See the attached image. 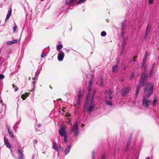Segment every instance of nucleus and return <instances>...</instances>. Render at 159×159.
<instances>
[{
  "mask_svg": "<svg viewBox=\"0 0 159 159\" xmlns=\"http://www.w3.org/2000/svg\"><path fill=\"white\" fill-rule=\"evenodd\" d=\"M10 17V16H9V15H7L6 17V18L5 19V21H7V20H8Z\"/></svg>",
  "mask_w": 159,
  "mask_h": 159,
  "instance_id": "obj_45",
  "label": "nucleus"
},
{
  "mask_svg": "<svg viewBox=\"0 0 159 159\" xmlns=\"http://www.w3.org/2000/svg\"><path fill=\"white\" fill-rule=\"evenodd\" d=\"M133 76H134L133 74H131L130 75V80H132V78L133 77Z\"/></svg>",
  "mask_w": 159,
  "mask_h": 159,
  "instance_id": "obj_46",
  "label": "nucleus"
},
{
  "mask_svg": "<svg viewBox=\"0 0 159 159\" xmlns=\"http://www.w3.org/2000/svg\"><path fill=\"white\" fill-rule=\"evenodd\" d=\"M17 42V40L14 39L11 41H8L7 42V45H10L14 43H16Z\"/></svg>",
  "mask_w": 159,
  "mask_h": 159,
  "instance_id": "obj_13",
  "label": "nucleus"
},
{
  "mask_svg": "<svg viewBox=\"0 0 159 159\" xmlns=\"http://www.w3.org/2000/svg\"><path fill=\"white\" fill-rule=\"evenodd\" d=\"M131 136H130L127 142V146H129L130 143L131 141Z\"/></svg>",
  "mask_w": 159,
  "mask_h": 159,
  "instance_id": "obj_24",
  "label": "nucleus"
},
{
  "mask_svg": "<svg viewBox=\"0 0 159 159\" xmlns=\"http://www.w3.org/2000/svg\"><path fill=\"white\" fill-rule=\"evenodd\" d=\"M12 86H13V88H14V87H16V86H15V85H14V84H12Z\"/></svg>",
  "mask_w": 159,
  "mask_h": 159,
  "instance_id": "obj_61",
  "label": "nucleus"
},
{
  "mask_svg": "<svg viewBox=\"0 0 159 159\" xmlns=\"http://www.w3.org/2000/svg\"><path fill=\"white\" fill-rule=\"evenodd\" d=\"M4 78V76L2 74H0V80Z\"/></svg>",
  "mask_w": 159,
  "mask_h": 159,
  "instance_id": "obj_37",
  "label": "nucleus"
},
{
  "mask_svg": "<svg viewBox=\"0 0 159 159\" xmlns=\"http://www.w3.org/2000/svg\"><path fill=\"white\" fill-rule=\"evenodd\" d=\"M148 35V34H145V35L144 37V39H145L147 38Z\"/></svg>",
  "mask_w": 159,
  "mask_h": 159,
  "instance_id": "obj_57",
  "label": "nucleus"
},
{
  "mask_svg": "<svg viewBox=\"0 0 159 159\" xmlns=\"http://www.w3.org/2000/svg\"><path fill=\"white\" fill-rule=\"evenodd\" d=\"M157 103V100L155 98H154L153 101V103L154 105H155Z\"/></svg>",
  "mask_w": 159,
  "mask_h": 159,
  "instance_id": "obj_30",
  "label": "nucleus"
},
{
  "mask_svg": "<svg viewBox=\"0 0 159 159\" xmlns=\"http://www.w3.org/2000/svg\"><path fill=\"white\" fill-rule=\"evenodd\" d=\"M7 131L9 135L12 138H14V136L13 135V134L12 131H10V127L8 126H7Z\"/></svg>",
  "mask_w": 159,
  "mask_h": 159,
  "instance_id": "obj_11",
  "label": "nucleus"
},
{
  "mask_svg": "<svg viewBox=\"0 0 159 159\" xmlns=\"http://www.w3.org/2000/svg\"><path fill=\"white\" fill-rule=\"evenodd\" d=\"M126 66H124L123 67V70H125V69H126Z\"/></svg>",
  "mask_w": 159,
  "mask_h": 159,
  "instance_id": "obj_60",
  "label": "nucleus"
},
{
  "mask_svg": "<svg viewBox=\"0 0 159 159\" xmlns=\"http://www.w3.org/2000/svg\"><path fill=\"white\" fill-rule=\"evenodd\" d=\"M66 109V108L64 107H63L62 108V111H63L64 112H65V109Z\"/></svg>",
  "mask_w": 159,
  "mask_h": 159,
  "instance_id": "obj_56",
  "label": "nucleus"
},
{
  "mask_svg": "<svg viewBox=\"0 0 159 159\" xmlns=\"http://www.w3.org/2000/svg\"><path fill=\"white\" fill-rule=\"evenodd\" d=\"M11 9H10V10H9L7 15H9V16H11Z\"/></svg>",
  "mask_w": 159,
  "mask_h": 159,
  "instance_id": "obj_29",
  "label": "nucleus"
},
{
  "mask_svg": "<svg viewBox=\"0 0 159 159\" xmlns=\"http://www.w3.org/2000/svg\"><path fill=\"white\" fill-rule=\"evenodd\" d=\"M17 28V26H16V24H15V25L14 26V27H13V31L14 32V33L15 32Z\"/></svg>",
  "mask_w": 159,
  "mask_h": 159,
  "instance_id": "obj_31",
  "label": "nucleus"
},
{
  "mask_svg": "<svg viewBox=\"0 0 159 159\" xmlns=\"http://www.w3.org/2000/svg\"><path fill=\"white\" fill-rule=\"evenodd\" d=\"M124 34V30H121V35L123 36Z\"/></svg>",
  "mask_w": 159,
  "mask_h": 159,
  "instance_id": "obj_50",
  "label": "nucleus"
},
{
  "mask_svg": "<svg viewBox=\"0 0 159 159\" xmlns=\"http://www.w3.org/2000/svg\"><path fill=\"white\" fill-rule=\"evenodd\" d=\"M71 147V146L70 145H69L66 148L65 150V152L66 153L65 155H67L68 153H69Z\"/></svg>",
  "mask_w": 159,
  "mask_h": 159,
  "instance_id": "obj_14",
  "label": "nucleus"
},
{
  "mask_svg": "<svg viewBox=\"0 0 159 159\" xmlns=\"http://www.w3.org/2000/svg\"><path fill=\"white\" fill-rule=\"evenodd\" d=\"M90 95H91V94L90 93H89L88 94V95H87L88 97H89L90 96Z\"/></svg>",
  "mask_w": 159,
  "mask_h": 159,
  "instance_id": "obj_58",
  "label": "nucleus"
},
{
  "mask_svg": "<svg viewBox=\"0 0 159 159\" xmlns=\"http://www.w3.org/2000/svg\"><path fill=\"white\" fill-rule=\"evenodd\" d=\"M5 144L8 148H10L11 147V145L10 143H8V142H7V143H5Z\"/></svg>",
  "mask_w": 159,
  "mask_h": 159,
  "instance_id": "obj_25",
  "label": "nucleus"
},
{
  "mask_svg": "<svg viewBox=\"0 0 159 159\" xmlns=\"http://www.w3.org/2000/svg\"><path fill=\"white\" fill-rule=\"evenodd\" d=\"M150 28L151 26H149V24L148 23L147 26L145 34H148Z\"/></svg>",
  "mask_w": 159,
  "mask_h": 159,
  "instance_id": "obj_17",
  "label": "nucleus"
},
{
  "mask_svg": "<svg viewBox=\"0 0 159 159\" xmlns=\"http://www.w3.org/2000/svg\"><path fill=\"white\" fill-rule=\"evenodd\" d=\"M17 152L19 156L24 155L22 152L21 151V150L20 149H18L17 151Z\"/></svg>",
  "mask_w": 159,
  "mask_h": 159,
  "instance_id": "obj_23",
  "label": "nucleus"
},
{
  "mask_svg": "<svg viewBox=\"0 0 159 159\" xmlns=\"http://www.w3.org/2000/svg\"><path fill=\"white\" fill-rule=\"evenodd\" d=\"M4 142H5V143H7L8 142L7 139L6 137L4 138Z\"/></svg>",
  "mask_w": 159,
  "mask_h": 159,
  "instance_id": "obj_39",
  "label": "nucleus"
},
{
  "mask_svg": "<svg viewBox=\"0 0 159 159\" xmlns=\"http://www.w3.org/2000/svg\"><path fill=\"white\" fill-rule=\"evenodd\" d=\"M85 103H86V105L88 103H87V99H86V98L85 99V102H84V104H85Z\"/></svg>",
  "mask_w": 159,
  "mask_h": 159,
  "instance_id": "obj_55",
  "label": "nucleus"
},
{
  "mask_svg": "<svg viewBox=\"0 0 159 159\" xmlns=\"http://www.w3.org/2000/svg\"><path fill=\"white\" fill-rule=\"evenodd\" d=\"M105 102L108 105L111 106L113 105L112 102L110 101V100H106L105 101Z\"/></svg>",
  "mask_w": 159,
  "mask_h": 159,
  "instance_id": "obj_19",
  "label": "nucleus"
},
{
  "mask_svg": "<svg viewBox=\"0 0 159 159\" xmlns=\"http://www.w3.org/2000/svg\"><path fill=\"white\" fill-rule=\"evenodd\" d=\"M125 22H123L121 23V30H125Z\"/></svg>",
  "mask_w": 159,
  "mask_h": 159,
  "instance_id": "obj_21",
  "label": "nucleus"
},
{
  "mask_svg": "<svg viewBox=\"0 0 159 159\" xmlns=\"http://www.w3.org/2000/svg\"><path fill=\"white\" fill-rule=\"evenodd\" d=\"M147 59V58L144 57V58L143 59V63H145Z\"/></svg>",
  "mask_w": 159,
  "mask_h": 159,
  "instance_id": "obj_41",
  "label": "nucleus"
},
{
  "mask_svg": "<svg viewBox=\"0 0 159 159\" xmlns=\"http://www.w3.org/2000/svg\"><path fill=\"white\" fill-rule=\"evenodd\" d=\"M154 64H153V65H152V66L151 69L150 70V71L149 73V75L151 76L152 75L154 70Z\"/></svg>",
  "mask_w": 159,
  "mask_h": 159,
  "instance_id": "obj_18",
  "label": "nucleus"
},
{
  "mask_svg": "<svg viewBox=\"0 0 159 159\" xmlns=\"http://www.w3.org/2000/svg\"><path fill=\"white\" fill-rule=\"evenodd\" d=\"M81 93V90L80 89L79 90V92L78 97L79 98H80V97Z\"/></svg>",
  "mask_w": 159,
  "mask_h": 159,
  "instance_id": "obj_44",
  "label": "nucleus"
},
{
  "mask_svg": "<svg viewBox=\"0 0 159 159\" xmlns=\"http://www.w3.org/2000/svg\"><path fill=\"white\" fill-rule=\"evenodd\" d=\"M74 0H67L66 3H68V4H69L70 3H71Z\"/></svg>",
  "mask_w": 159,
  "mask_h": 159,
  "instance_id": "obj_27",
  "label": "nucleus"
},
{
  "mask_svg": "<svg viewBox=\"0 0 159 159\" xmlns=\"http://www.w3.org/2000/svg\"><path fill=\"white\" fill-rule=\"evenodd\" d=\"M63 47V45H59L57 46V50L58 51H60V50Z\"/></svg>",
  "mask_w": 159,
  "mask_h": 159,
  "instance_id": "obj_20",
  "label": "nucleus"
},
{
  "mask_svg": "<svg viewBox=\"0 0 159 159\" xmlns=\"http://www.w3.org/2000/svg\"><path fill=\"white\" fill-rule=\"evenodd\" d=\"M138 93H139V91H137L136 90L135 96L136 98L137 97V96H138Z\"/></svg>",
  "mask_w": 159,
  "mask_h": 159,
  "instance_id": "obj_49",
  "label": "nucleus"
},
{
  "mask_svg": "<svg viewBox=\"0 0 159 159\" xmlns=\"http://www.w3.org/2000/svg\"><path fill=\"white\" fill-rule=\"evenodd\" d=\"M29 94L30 93L29 92H26L24 94H23L21 95V98L23 100H25L27 97L29 96Z\"/></svg>",
  "mask_w": 159,
  "mask_h": 159,
  "instance_id": "obj_12",
  "label": "nucleus"
},
{
  "mask_svg": "<svg viewBox=\"0 0 159 159\" xmlns=\"http://www.w3.org/2000/svg\"><path fill=\"white\" fill-rule=\"evenodd\" d=\"M150 101L143 96L142 102L143 105L146 107H148L150 104Z\"/></svg>",
  "mask_w": 159,
  "mask_h": 159,
  "instance_id": "obj_7",
  "label": "nucleus"
},
{
  "mask_svg": "<svg viewBox=\"0 0 159 159\" xmlns=\"http://www.w3.org/2000/svg\"><path fill=\"white\" fill-rule=\"evenodd\" d=\"M86 0H80L78 2H77V4H80L84 2Z\"/></svg>",
  "mask_w": 159,
  "mask_h": 159,
  "instance_id": "obj_34",
  "label": "nucleus"
},
{
  "mask_svg": "<svg viewBox=\"0 0 159 159\" xmlns=\"http://www.w3.org/2000/svg\"><path fill=\"white\" fill-rule=\"evenodd\" d=\"M93 75H91L90 80L89 82V87H88L89 92H90L91 90V88H92V84H93Z\"/></svg>",
  "mask_w": 159,
  "mask_h": 159,
  "instance_id": "obj_9",
  "label": "nucleus"
},
{
  "mask_svg": "<svg viewBox=\"0 0 159 159\" xmlns=\"http://www.w3.org/2000/svg\"><path fill=\"white\" fill-rule=\"evenodd\" d=\"M33 82V83L34 85L35 84V82Z\"/></svg>",
  "mask_w": 159,
  "mask_h": 159,
  "instance_id": "obj_64",
  "label": "nucleus"
},
{
  "mask_svg": "<svg viewBox=\"0 0 159 159\" xmlns=\"http://www.w3.org/2000/svg\"><path fill=\"white\" fill-rule=\"evenodd\" d=\"M71 132H75V136H76L78 134V127L77 124V121L76 123L74 125L73 127L71 129Z\"/></svg>",
  "mask_w": 159,
  "mask_h": 159,
  "instance_id": "obj_6",
  "label": "nucleus"
},
{
  "mask_svg": "<svg viewBox=\"0 0 159 159\" xmlns=\"http://www.w3.org/2000/svg\"><path fill=\"white\" fill-rule=\"evenodd\" d=\"M129 146H127V145H126V148L125 149V151L126 152V151H128V150L129 149Z\"/></svg>",
  "mask_w": 159,
  "mask_h": 159,
  "instance_id": "obj_43",
  "label": "nucleus"
},
{
  "mask_svg": "<svg viewBox=\"0 0 159 159\" xmlns=\"http://www.w3.org/2000/svg\"><path fill=\"white\" fill-rule=\"evenodd\" d=\"M126 43L122 42V48L125 49V46L126 44Z\"/></svg>",
  "mask_w": 159,
  "mask_h": 159,
  "instance_id": "obj_28",
  "label": "nucleus"
},
{
  "mask_svg": "<svg viewBox=\"0 0 159 159\" xmlns=\"http://www.w3.org/2000/svg\"><path fill=\"white\" fill-rule=\"evenodd\" d=\"M147 67L145 66L144 68V70L143 71L142 74H143V73H145V75H146L147 70H146Z\"/></svg>",
  "mask_w": 159,
  "mask_h": 159,
  "instance_id": "obj_32",
  "label": "nucleus"
},
{
  "mask_svg": "<svg viewBox=\"0 0 159 159\" xmlns=\"http://www.w3.org/2000/svg\"><path fill=\"white\" fill-rule=\"evenodd\" d=\"M34 143L35 144H37V143H38V141H37V139H35L34 140Z\"/></svg>",
  "mask_w": 159,
  "mask_h": 159,
  "instance_id": "obj_52",
  "label": "nucleus"
},
{
  "mask_svg": "<svg viewBox=\"0 0 159 159\" xmlns=\"http://www.w3.org/2000/svg\"><path fill=\"white\" fill-rule=\"evenodd\" d=\"M102 159H106V155L105 154H103L102 156Z\"/></svg>",
  "mask_w": 159,
  "mask_h": 159,
  "instance_id": "obj_42",
  "label": "nucleus"
},
{
  "mask_svg": "<svg viewBox=\"0 0 159 159\" xmlns=\"http://www.w3.org/2000/svg\"><path fill=\"white\" fill-rule=\"evenodd\" d=\"M128 38H124L123 39V42L126 43Z\"/></svg>",
  "mask_w": 159,
  "mask_h": 159,
  "instance_id": "obj_38",
  "label": "nucleus"
},
{
  "mask_svg": "<svg viewBox=\"0 0 159 159\" xmlns=\"http://www.w3.org/2000/svg\"><path fill=\"white\" fill-rule=\"evenodd\" d=\"M59 133L61 136H64V141L65 142H66L67 138L66 136L67 133L65 129L64 128H61L60 129L59 131Z\"/></svg>",
  "mask_w": 159,
  "mask_h": 159,
  "instance_id": "obj_3",
  "label": "nucleus"
},
{
  "mask_svg": "<svg viewBox=\"0 0 159 159\" xmlns=\"http://www.w3.org/2000/svg\"><path fill=\"white\" fill-rule=\"evenodd\" d=\"M118 70V65H116L113 66L112 71L113 72H116Z\"/></svg>",
  "mask_w": 159,
  "mask_h": 159,
  "instance_id": "obj_15",
  "label": "nucleus"
},
{
  "mask_svg": "<svg viewBox=\"0 0 159 159\" xmlns=\"http://www.w3.org/2000/svg\"><path fill=\"white\" fill-rule=\"evenodd\" d=\"M148 55V52L147 51H146L145 53V54L144 55V57H146L147 58Z\"/></svg>",
  "mask_w": 159,
  "mask_h": 159,
  "instance_id": "obj_36",
  "label": "nucleus"
},
{
  "mask_svg": "<svg viewBox=\"0 0 159 159\" xmlns=\"http://www.w3.org/2000/svg\"><path fill=\"white\" fill-rule=\"evenodd\" d=\"M145 63H143V64H142V66L143 67L144 66V65H145Z\"/></svg>",
  "mask_w": 159,
  "mask_h": 159,
  "instance_id": "obj_62",
  "label": "nucleus"
},
{
  "mask_svg": "<svg viewBox=\"0 0 159 159\" xmlns=\"http://www.w3.org/2000/svg\"><path fill=\"white\" fill-rule=\"evenodd\" d=\"M64 56V52L62 51H60V53L58 54V59L59 61H61L62 60Z\"/></svg>",
  "mask_w": 159,
  "mask_h": 159,
  "instance_id": "obj_10",
  "label": "nucleus"
},
{
  "mask_svg": "<svg viewBox=\"0 0 159 159\" xmlns=\"http://www.w3.org/2000/svg\"><path fill=\"white\" fill-rule=\"evenodd\" d=\"M145 159H150V157H147Z\"/></svg>",
  "mask_w": 159,
  "mask_h": 159,
  "instance_id": "obj_63",
  "label": "nucleus"
},
{
  "mask_svg": "<svg viewBox=\"0 0 159 159\" xmlns=\"http://www.w3.org/2000/svg\"><path fill=\"white\" fill-rule=\"evenodd\" d=\"M148 77L147 75H145V73L142 74L141 78L139 81V85L144 87L147 83V80Z\"/></svg>",
  "mask_w": 159,
  "mask_h": 159,
  "instance_id": "obj_2",
  "label": "nucleus"
},
{
  "mask_svg": "<svg viewBox=\"0 0 159 159\" xmlns=\"http://www.w3.org/2000/svg\"><path fill=\"white\" fill-rule=\"evenodd\" d=\"M94 102H93L92 100H91L89 106L87 109V111L88 113H90L94 108Z\"/></svg>",
  "mask_w": 159,
  "mask_h": 159,
  "instance_id": "obj_8",
  "label": "nucleus"
},
{
  "mask_svg": "<svg viewBox=\"0 0 159 159\" xmlns=\"http://www.w3.org/2000/svg\"><path fill=\"white\" fill-rule=\"evenodd\" d=\"M105 99L108 100H111L113 96L112 92L110 89H108L106 91Z\"/></svg>",
  "mask_w": 159,
  "mask_h": 159,
  "instance_id": "obj_4",
  "label": "nucleus"
},
{
  "mask_svg": "<svg viewBox=\"0 0 159 159\" xmlns=\"http://www.w3.org/2000/svg\"><path fill=\"white\" fill-rule=\"evenodd\" d=\"M122 50H121V52H120V53L121 54H122L124 52V49H123V48H122Z\"/></svg>",
  "mask_w": 159,
  "mask_h": 159,
  "instance_id": "obj_53",
  "label": "nucleus"
},
{
  "mask_svg": "<svg viewBox=\"0 0 159 159\" xmlns=\"http://www.w3.org/2000/svg\"><path fill=\"white\" fill-rule=\"evenodd\" d=\"M45 54L44 53H42L41 54V57H45Z\"/></svg>",
  "mask_w": 159,
  "mask_h": 159,
  "instance_id": "obj_47",
  "label": "nucleus"
},
{
  "mask_svg": "<svg viewBox=\"0 0 159 159\" xmlns=\"http://www.w3.org/2000/svg\"><path fill=\"white\" fill-rule=\"evenodd\" d=\"M154 0H149V3L150 4H152L153 3V1Z\"/></svg>",
  "mask_w": 159,
  "mask_h": 159,
  "instance_id": "obj_48",
  "label": "nucleus"
},
{
  "mask_svg": "<svg viewBox=\"0 0 159 159\" xmlns=\"http://www.w3.org/2000/svg\"><path fill=\"white\" fill-rule=\"evenodd\" d=\"M101 35L102 36H105L106 35V33L105 31H103L101 33Z\"/></svg>",
  "mask_w": 159,
  "mask_h": 159,
  "instance_id": "obj_26",
  "label": "nucleus"
},
{
  "mask_svg": "<svg viewBox=\"0 0 159 159\" xmlns=\"http://www.w3.org/2000/svg\"><path fill=\"white\" fill-rule=\"evenodd\" d=\"M141 86L140 85L137 86L136 89V91H139L140 89Z\"/></svg>",
  "mask_w": 159,
  "mask_h": 159,
  "instance_id": "obj_33",
  "label": "nucleus"
},
{
  "mask_svg": "<svg viewBox=\"0 0 159 159\" xmlns=\"http://www.w3.org/2000/svg\"><path fill=\"white\" fill-rule=\"evenodd\" d=\"M153 86L152 83L149 82L147 83L143 92L144 96L146 97L149 98L152 94Z\"/></svg>",
  "mask_w": 159,
  "mask_h": 159,
  "instance_id": "obj_1",
  "label": "nucleus"
},
{
  "mask_svg": "<svg viewBox=\"0 0 159 159\" xmlns=\"http://www.w3.org/2000/svg\"><path fill=\"white\" fill-rule=\"evenodd\" d=\"M120 59H117V63H116V65H117L118 66V65L119 64V62H120Z\"/></svg>",
  "mask_w": 159,
  "mask_h": 159,
  "instance_id": "obj_51",
  "label": "nucleus"
},
{
  "mask_svg": "<svg viewBox=\"0 0 159 159\" xmlns=\"http://www.w3.org/2000/svg\"><path fill=\"white\" fill-rule=\"evenodd\" d=\"M52 148L56 151H57L58 150V146L56 143H53Z\"/></svg>",
  "mask_w": 159,
  "mask_h": 159,
  "instance_id": "obj_16",
  "label": "nucleus"
},
{
  "mask_svg": "<svg viewBox=\"0 0 159 159\" xmlns=\"http://www.w3.org/2000/svg\"><path fill=\"white\" fill-rule=\"evenodd\" d=\"M94 154H95V152H94V151H93L92 152V159H95V155H94Z\"/></svg>",
  "mask_w": 159,
  "mask_h": 159,
  "instance_id": "obj_40",
  "label": "nucleus"
},
{
  "mask_svg": "<svg viewBox=\"0 0 159 159\" xmlns=\"http://www.w3.org/2000/svg\"><path fill=\"white\" fill-rule=\"evenodd\" d=\"M18 90V88L17 87H15V89H14V91L15 92L17 91Z\"/></svg>",
  "mask_w": 159,
  "mask_h": 159,
  "instance_id": "obj_54",
  "label": "nucleus"
},
{
  "mask_svg": "<svg viewBox=\"0 0 159 159\" xmlns=\"http://www.w3.org/2000/svg\"><path fill=\"white\" fill-rule=\"evenodd\" d=\"M24 155H19L18 159H24Z\"/></svg>",
  "mask_w": 159,
  "mask_h": 159,
  "instance_id": "obj_35",
  "label": "nucleus"
},
{
  "mask_svg": "<svg viewBox=\"0 0 159 159\" xmlns=\"http://www.w3.org/2000/svg\"><path fill=\"white\" fill-rule=\"evenodd\" d=\"M95 91L94 90L92 93V97L91 98V100H92L93 102V98H94L95 95Z\"/></svg>",
  "mask_w": 159,
  "mask_h": 159,
  "instance_id": "obj_22",
  "label": "nucleus"
},
{
  "mask_svg": "<svg viewBox=\"0 0 159 159\" xmlns=\"http://www.w3.org/2000/svg\"><path fill=\"white\" fill-rule=\"evenodd\" d=\"M137 56H134V57H133V58L134 59H136V58H137Z\"/></svg>",
  "mask_w": 159,
  "mask_h": 159,
  "instance_id": "obj_59",
  "label": "nucleus"
},
{
  "mask_svg": "<svg viewBox=\"0 0 159 159\" xmlns=\"http://www.w3.org/2000/svg\"><path fill=\"white\" fill-rule=\"evenodd\" d=\"M130 89V87L124 88L121 90V95L123 96H126Z\"/></svg>",
  "mask_w": 159,
  "mask_h": 159,
  "instance_id": "obj_5",
  "label": "nucleus"
}]
</instances>
